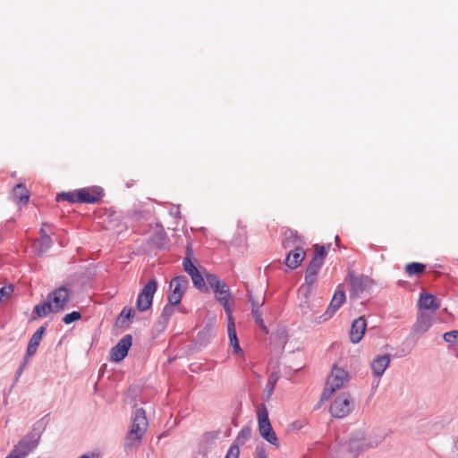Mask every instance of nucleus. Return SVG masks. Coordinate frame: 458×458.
Listing matches in <instances>:
<instances>
[{
	"mask_svg": "<svg viewBox=\"0 0 458 458\" xmlns=\"http://www.w3.org/2000/svg\"><path fill=\"white\" fill-rule=\"evenodd\" d=\"M72 291L65 286L55 289L47 295L46 301L34 307V318H43L50 313H59L63 311L69 303Z\"/></svg>",
	"mask_w": 458,
	"mask_h": 458,
	"instance_id": "1",
	"label": "nucleus"
},
{
	"mask_svg": "<svg viewBox=\"0 0 458 458\" xmlns=\"http://www.w3.org/2000/svg\"><path fill=\"white\" fill-rule=\"evenodd\" d=\"M148 428V420L145 411L142 408L137 409L131 425V429L126 435L124 446L126 449L137 447Z\"/></svg>",
	"mask_w": 458,
	"mask_h": 458,
	"instance_id": "2",
	"label": "nucleus"
},
{
	"mask_svg": "<svg viewBox=\"0 0 458 458\" xmlns=\"http://www.w3.org/2000/svg\"><path fill=\"white\" fill-rule=\"evenodd\" d=\"M350 380L347 371L337 366H334L327 379L326 386L321 394V401H327L338 389L344 387Z\"/></svg>",
	"mask_w": 458,
	"mask_h": 458,
	"instance_id": "3",
	"label": "nucleus"
},
{
	"mask_svg": "<svg viewBox=\"0 0 458 458\" xmlns=\"http://www.w3.org/2000/svg\"><path fill=\"white\" fill-rule=\"evenodd\" d=\"M257 419L260 436L271 445L278 447V438L273 430L268 418V411L264 403H259L257 407Z\"/></svg>",
	"mask_w": 458,
	"mask_h": 458,
	"instance_id": "4",
	"label": "nucleus"
},
{
	"mask_svg": "<svg viewBox=\"0 0 458 458\" xmlns=\"http://www.w3.org/2000/svg\"><path fill=\"white\" fill-rule=\"evenodd\" d=\"M353 400L349 393L339 394L331 403L330 413L333 417L342 419L346 417L353 409Z\"/></svg>",
	"mask_w": 458,
	"mask_h": 458,
	"instance_id": "5",
	"label": "nucleus"
},
{
	"mask_svg": "<svg viewBox=\"0 0 458 458\" xmlns=\"http://www.w3.org/2000/svg\"><path fill=\"white\" fill-rule=\"evenodd\" d=\"M189 281L184 276H179L173 278L169 284L168 302L172 306L178 305L183 297Z\"/></svg>",
	"mask_w": 458,
	"mask_h": 458,
	"instance_id": "6",
	"label": "nucleus"
},
{
	"mask_svg": "<svg viewBox=\"0 0 458 458\" xmlns=\"http://www.w3.org/2000/svg\"><path fill=\"white\" fill-rule=\"evenodd\" d=\"M157 284L155 279L149 280L143 287L137 299V309L140 311H146L150 309L153 301V296L157 291Z\"/></svg>",
	"mask_w": 458,
	"mask_h": 458,
	"instance_id": "7",
	"label": "nucleus"
},
{
	"mask_svg": "<svg viewBox=\"0 0 458 458\" xmlns=\"http://www.w3.org/2000/svg\"><path fill=\"white\" fill-rule=\"evenodd\" d=\"M132 344V337L131 335H124L115 346L111 349L110 356L111 360L119 362L123 360L131 348Z\"/></svg>",
	"mask_w": 458,
	"mask_h": 458,
	"instance_id": "8",
	"label": "nucleus"
},
{
	"mask_svg": "<svg viewBox=\"0 0 458 458\" xmlns=\"http://www.w3.org/2000/svg\"><path fill=\"white\" fill-rule=\"evenodd\" d=\"M216 293V300L222 304L224 307L226 315L233 314V301L230 294L229 286L223 283L220 286L214 290Z\"/></svg>",
	"mask_w": 458,
	"mask_h": 458,
	"instance_id": "9",
	"label": "nucleus"
},
{
	"mask_svg": "<svg viewBox=\"0 0 458 458\" xmlns=\"http://www.w3.org/2000/svg\"><path fill=\"white\" fill-rule=\"evenodd\" d=\"M103 190L100 187L82 188L79 190L81 203H98L103 197Z\"/></svg>",
	"mask_w": 458,
	"mask_h": 458,
	"instance_id": "10",
	"label": "nucleus"
},
{
	"mask_svg": "<svg viewBox=\"0 0 458 458\" xmlns=\"http://www.w3.org/2000/svg\"><path fill=\"white\" fill-rule=\"evenodd\" d=\"M371 280L365 276H355L351 275L350 285H351V296H359L366 289L370 286Z\"/></svg>",
	"mask_w": 458,
	"mask_h": 458,
	"instance_id": "11",
	"label": "nucleus"
},
{
	"mask_svg": "<svg viewBox=\"0 0 458 458\" xmlns=\"http://www.w3.org/2000/svg\"><path fill=\"white\" fill-rule=\"evenodd\" d=\"M367 327V322L364 317L356 318L351 327L350 339L352 344H358L363 337Z\"/></svg>",
	"mask_w": 458,
	"mask_h": 458,
	"instance_id": "12",
	"label": "nucleus"
},
{
	"mask_svg": "<svg viewBox=\"0 0 458 458\" xmlns=\"http://www.w3.org/2000/svg\"><path fill=\"white\" fill-rule=\"evenodd\" d=\"M344 301L345 293L343 288L339 285L337 286L335 294L329 303V306L326 312V318H324V320H327L329 318H331L335 314V312L343 305Z\"/></svg>",
	"mask_w": 458,
	"mask_h": 458,
	"instance_id": "13",
	"label": "nucleus"
},
{
	"mask_svg": "<svg viewBox=\"0 0 458 458\" xmlns=\"http://www.w3.org/2000/svg\"><path fill=\"white\" fill-rule=\"evenodd\" d=\"M306 257V252L301 247L296 246L293 250L290 251L285 259V265L290 269L297 268Z\"/></svg>",
	"mask_w": 458,
	"mask_h": 458,
	"instance_id": "14",
	"label": "nucleus"
},
{
	"mask_svg": "<svg viewBox=\"0 0 458 458\" xmlns=\"http://www.w3.org/2000/svg\"><path fill=\"white\" fill-rule=\"evenodd\" d=\"M420 308L436 311L440 307V301L431 293H421L419 299Z\"/></svg>",
	"mask_w": 458,
	"mask_h": 458,
	"instance_id": "15",
	"label": "nucleus"
},
{
	"mask_svg": "<svg viewBox=\"0 0 458 458\" xmlns=\"http://www.w3.org/2000/svg\"><path fill=\"white\" fill-rule=\"evenodd\" d=\"M390 357L387 354L376 357L371 362V369L376 377H381L389 366Z\"/></svg>",
	"mask_w": 458,
	"mask_h": 458,
	"instance_id": "16",
	"label": "nucleus"
},
{
	"mask_svg": "<svg viewBox=\"0 0 458 458\" xmlns=\"http://www.w3.org/2000/svg\"><path fill=\"white\" fill-rule=\"evenodd\" d=\"M432 325V317L427 313H420L413 325V331L418 335L427 332Z\"/></svg>",
	"mask_w": 458,
	"mask_h": 458,
	"instance_id": "17",
	"label": "nucleus"
},
{
	"mask_svg": "<svg viewBox=\"0 0 458 458\" xmlns=\"http://www.w3.org/2000/svg\"><path fill=\"white\" fill-rule=\"evenodd\" d=\"M38 444V437L34 435H28L18 442L16 445L21 453H24L26 457L30 452H32Z\"/></svg>",
	"mask_w": 458,
	"mask_h": 458,
	"instance_id": "18",
	"label": "nucleus"
},
{
	"mask_svg": "<svg viewBox=\"0 0 458 458\" xmlns=\"http://www.w3.org/2000/svg\"><path fill=\"white\" fill-rule=\"evenodd\" d=\"M45 331H46V327H40L32 335V336L29 342L28 347H27V356L28 357H30L36 353L37 349L43 338Z\"/></svg>",
	"mask_w": 458,
	"mask_h": 458,
	"instance_id": "19",
	"label": "nucleus"
},
{
	"mask_svg": "<svg viewBox=\"0 0 458 458\" xmlns=\"http://www.w3.org/2000/svg\"><path fill=\"white\" fill-rule=\"evenodd\" d=\"M302 242L301 237L298 234L297 231L286 229L284 233L283 247L284 249L294 247Z\"/></svg>",
	"mask_w": 458,
	"mask_h": 458,
	"instance_id": "20",
	"label": "nucleus"
},
{
	"mask_svg": "<svg viewBox=\"0 0 458 458\" xmlns=\"http://www.w3.org/2000/svg\"><path fill=\"white\" fill-rule=\"evenodd\" d=\"M151 241L158 248H163L167 245L168 237L162 226H156Z\"/></svg>",
	"mask_w": 458,
	"mask_h": 458,
	"instance_id": "21",
	"label": "nucleus"
},
{
	"mask_svg": "<svg viewBox=\"0 0 458 458\" xmlns=\"http://www.w3.org/2000/svg\"><path fill=\"white\" fill-rule=\"evenodd\" d=\"M13 198L18 203L26 204L29 201L30 194L29 191L26 189V187L19 183L17 184L13 191Z\"/></svg>",
	"mask_w": 458,
	"mask_h": 458,
	"instance_id": "22",
	"label": "nucleus"
},
{
	"mask_svg": "<svg viewBox=\"0 0 458 458\" xmlns=\"http://www.w3.org/2000/svg\"><path fill=\"white\" fill-rule=\"evenodd\" d=\"M330 249V244L327 245H314V256L312 260L318 261L319 263H324L325 258L327 255V252Z\"/></svg>",
	"mask_w": 458,
	"mask_h": 458,
	"instance_id": "23",
	"label": "nucleus"
},
{
	"mask_svg": "<svg viewBox=\"0 0 458 458\" xmlns=\"http://www.w3.org/2000/svg\"><path fill=\"white\" fill-rule=\"evenodd\" d=\"M52 245V240L49 235L42 234L40 237L36 240L34 242V246L40 251H47Z\"/></svg>",
	"mask_w": 458,
	"mask_h": 458,
	"instance_id": "24",
	"label": "nucleus"
},
{
	"mask_svg": "<svg viewBox=\"0 0 458 458\" xmlns=\"http://www.w3.org/2000/svg\"><path fill=\"white\" fill-rule=\"evenodd\" d=\"M57 201H68L72 203L80 202L79 199V190H75L69 192H61L56 195Z\"/></svg>",
	"mask_w": 458,
	"mask_h": 458,
	"instance_id": "25",
	"label": "nucleus"
},
{
	"mask_svg": "<svg viewBox=\"0 0 458 458\" xmlns=\"http://www.w3.org/2000/svg\"><path fill=\"white\" fill-rule=\"evenodd\" d=\"M193 285L202 292H207L208 287L206 285V282L199 269L194 272V274L190 275Z\"/></svg>",
	"mask_w": 458,
	"mask_h": 458,
	"instance_id": "26",
	"label": "nucleus"
},
{
	"mask_svg": "<svg viewBox=\"0 0 458 458\" xmlns=\"http://www.w3.org/2000/svg\"><path fill=\"white\" fill-rule=\"evenodd\" d=\"M426 267L422 263L419 262H411L405 266V272L409 276H415L422 274L425 270Z\"/></svg>",
	"mask_w": 458,
	"mask_h": 458,
	"instance_id": "27",
	"label": "nucleus"
},
{
	"mask_svg": "<svg viewBox=\"0 0 458 458\" xmlns=\"http://www.w3.org/2000/svg\"><path fill=\"white\" fill-rule=\"evenodd\" d=\"M252 316L256 321V323L259 326V327L265 331L267 332V327L264 324V321L262 319V313L260 311V309L259 306H254L251 310Z\"/></svg>",
	"mask_w": 458,
	"mask_h": 458,
	"instance_id": "28",
	"label": "nucleus"
},
{
	"mask_svg": "<svg viewBox=\"0 0 458 458\" xmlns=\"http://www.w3.org/2000/svg\"><path fill=\"white\" fill-rule=\"evenodd\" d=\"M227 332L230 341H233L234 338H237L233 314L227 315Z\"/></svg>",
	"mask_w": 458,
	"mask_h": 458,
	"instance_id": "29",
	"label": "nucleus"
},
{
	"mask_svg": "<svg viewBox=\"0 0 458 458\" xmlns=\"http://www.w3.org/2000/svg\"><path fill=\"white\" fill-rule=\"evenodd\" d=\"M251 428L250 427L243 428L236 437V442L243 445L246 441L250 438Z\"/></svg>",
	"mask_w": 458,
	"mask_h": 458,
	"instance_id": "30",
	"label": "nucleus"
},
{
	"mask_svg": "<svg viewBox=\"0 0 458 458\" xmlns=\"http://www.w3.org/2000/svg\"><path fill=\"white\" fill-rule=\"evenodd\" d=\"M206 280L213 290L218 288L220 284L224 283L216 275L213 274H207Z\"/></svg>",
	"mask_w": 458,
	"mask_h": 458,
	"instance_id": "31",
	"label": "nucleus"
},
{
	"mask_svg": "<svg viewBox=\"0 0 458 458\" xmlns=\"http://www.w3.org/2000/svg\"><path fill=\"white\" fill-rule=\"evenodd\" d=\"M182 267L184 271L190 276L191 274H194L195 271L198 270V268L195 267V265L192 263L191 259L189 257H185L182 260Z\"/></svg>",
	"mask_w": 458,
	"mask_h": 458,
	"instance_id": "32",
	"label": "nucleus"
},
{
	"mask_svg": "<svg viewBox=\"0 0 458 458\" xmlns=\"http://www.w3.org/2000/svg\"><path fill=\"white\" fill-rule=\"evenodd\" d=\"M81 314L79 311H72L64 315L63 318V322L66 325L71 324L74 321L81 319Z\"/></svg>",
	"mask_w": 458,
	"mask_h": 458,
	"instance_id": "33",
	"label": "nucleus"
},
{
	"mask_svg": "<svg viewBox=\"0 0 458 458\" xmlns=\"http://www.w3.org/2000/svg\"><path fill=\"white\" fill-rule=\"evenodd\" d=\"M322 263H319L318 261H315V260H312L310 262L307 269H306V272L309 273V274H312V275H316L318 276L321 267H322Z\"/></svg>",
	"mask_w": 458,
	"mask_h": 458,
	"instance_id": "34",
	"label": "nucleus"
},
{
	"mask_svg": "<svg viewBox=\"0 0 458 458\" xmlns=\"http://www.w3.org/2000/svg\"><path fill=\"white\" fill-rule=\"evenodd\" d=\"M443 338L445 342L449 344H457L458 343V330H454L450 332H446L444 334Z\"/></svg>",
	"mask_w": 458,
	"mask_h": 458,
	"instance_id": "35",
	"label": "nucleus"
},
{
	"mask_svg": "<svg viewBox=\"0 0 458 458\" xmlns=\"http://www.w3.org/2000/svg\"><path fill=\"white\" fill-rule=\"evenodd\" d=\"M134 310L131 308L124 307L121 311L118 319H131L134 317Z\"/></svg>",
	"mask_w": 458,
	"mask_h": 458,
	"instance_id": "36",
	"label": "nucleus"
},
{
	"mask_svg": "<svg viewBox=\"0 0 458 458\" xmlns=\"http://www.w3.org/2000/svg\"><path fill=\"white\" fill-rule=\"evenodd\" d=\"M276 379L277 378L274 377L273 375L268 378L267 385V387H266L267 394L268 397L272 394V393L274 391V387H275Z\"/></svg>",
	"mask_w": 458,
	"mask_h": 458,
	"instance_id": "37",
	"label": "nucleus"
},
{
	"mask_svg": "<svg viewBox=\"0 0 458 458\" xmlns=\"http://www.w3.org/2000/svg\"><path fill=\"white\" fill-rule=\"evenodd\" d=\"M239 448L237 445H232L227 451L225 458H238L239 457Z\"/></svg>",
	"mask_w": 458,
	"mask_h": 458,
	"instance_id": "38",
	"label": "nucleus"
},
{
	"mask_svg": "<svg viewBox=\"0 0 458 458\" xmlns=\"http://www.w3.org/2000/svg\"><path fill=\"white\" fill-rule=\"evenodd\" d=\"M13 291V289L12 285L3 286L2 288H0V301L3 298L9 297L12 294Z\"/></svg>",
	"mask_w": 458,
	"mask_h": 458,
	"instance_id": "39",
	"label": "nucleus"
},
{
	"mask_svg": "<svg viewBox=\"0 0 458 458\" xmlns=\"http://www.w3.org/2000/svg\"><path fill=\"white\" fill-rule=\"evenodd\" d=\"M6 458H25L24 453H21L17 445L10 452Z\"/></svg>",
	"mask_w": 458,
	"mask_h": 458,
	"instance_id": "40",
	"label": "nucleus"
},
{
	"mask_svg": "<svg viewBox=\"0 0 458 458\" xmlns=\"http://www.w3.org/2000/svg\"><path fill=\"white\" fill-rule=\"evenodd\" d=\"M316 281H317V276L316 275L309 274V273L306 272L305 283L309 286H311Z\"/></svg>",
	"mask_w": 458,
	"mask_h": 458,
	"instance_id": "41",
	"label": "nucleus"
},
{
	"mask_svg": "<svg viewBox=\"0 0 458 458\" xmlns=\"http://www.w3.org/2000/svg\"><path fill=\"white\" fill-rule=\"evenodd\" d=\"M230 344L233 346L234 352L239 353L242 352L240 347L238 338H234L233 341H230Z\"/></svg>",
	"mask_w": 458,
	"mask_h": 458,
	"instance_id": "42",
	"label": "nucleus"
},
{
	"mask_svg": "<svg viewBox=\"0 0 458 458\" xmlns=\"http://www.w3.org/2000/svg\"><path fill=\"white\" fill-rule=\"evenodd\" d=\"M256 458H267L266 451L263 447L257 448V455Z\"/></svg>",
	"mask_w": 458,
	"mask_h": 458,
	"instance_id": "43",
	"label": "nucleus"
},
{
	"mask_svg": "<svg viewBox=\"0 0 458 458\" xmlns=\"http://www.w3.org/2000/svg\"><path fill=\"white\" fill-rule=\"evenodd\" d=\"M250 301H251V310L253 309L254 306H259V308L260 309V306L262 305V303L259 304V302L254 301L252 299H250Z\"/></svg>",
	"mask_w": 458,
	"mask_h": 458,
	"instance_id": "44",
	"label": "nucleus"
},
{
	"mask_svg": "<svg viewBox=\"0 0 458 458\" xmlns=\"http://www.w3.org/2000/svg\"><path fill=\"white\" fill-rule=\"evenodd\" d=\"M42 234H47L46 231L44 230V228H41L40 229V235Z\"/></svg>",
	"mask_w": 458,
	"mask_h": 458,
	"instance_id": "45",
	"label": "nucleus"
},
{
	"mask_svg": "<svg viewBox=\"0 0 458 458\" xmlns=\"http://www.w3.org/2000/svg\"><path fill=\"white\" fill-rule=\"evenodd\" d=\"M80 458H89V456H87V455H82V456H81Z\"/></svg>",
	"mask_w": 458,
	"mask_h": 458,
	"instance_id": "46",
	"label": "nucleus"
}]
</instances>
